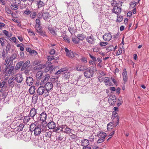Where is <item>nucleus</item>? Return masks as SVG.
<instances>
[{"label":"nucleus","mask_w":149,"mask_h":149,"mask_svg":"<svg viewBox=\"0 0 149 149\" xmlns=\"http://www.w3.org/2000/svg\"><path fill=\"white\" fill-rule=\"evenodd\" d=\"M95 68L94 67H91L84 73L85 77L87 78L92 77L94 73V70H96Z\"/></svg>","instance_id":"1"},{"label":"nucleus","mask_w":149,"mask_h":149,"mask_svg":"<svg viewBox=\"0 0 149 149\" xmlns=\"http://www.w3.org/2000/svg\"><path fill=\"white\" fill-rule=\"evenodd\" d=\"M97 136L99 138L97 141L98 143H100L103 142L107 136L106 134L104 132H98L97 134Z\"/></svg>","instance_id":"2"},{"label":"nucleus","mask_w":149,"mask_h":149,"mask_svg":"<svg viewBox=\"0 0 149 149\" xmlns=\"http://www.w3.org/2000/svg\"><path fill=\"white\" fill-rule=\"evenodd\" d=\"M14 67L13 66L8 68L6 67L4 71V72L7 76H9L10 74L12 75L14 74Z\"/></svg>","instance_id":"3"},{"label":"nucleus","mask_w":149,"mask_h":149,"mask_svg":"<svg viewBox=\"0 0 149 149\" xmlns=\"http://www.w3.org/2000/svg\"><path fill=\"white\" fill-rule=\"evenodd\" d=\"M37 92L40 95H42L44 94L48 95V93L46 91L44 87L43 86H40L38 87L37 89Z\"/></svg>","instance_id":"4"},{"label":"nucleus","mask_w":149,"mask_h":149,"mask_svg":"<svg viewBox=\"0 0 149 149\" xmlns=\"http://www.w3.org/2000/svg\"><path fill=\"white\" fill-rule=\"evenodd\" d=\"M53 87V84L50 82H48L45 84L44 88L48 94L49 91Z\"/></svg>","instance_id":"5"},{"label":"nucleus","mask_w":149,"mask_h":149,"mask_svg":"<svg viewBox=\"0 0 149 149\" xmlns=\"http://www.w3.org/2000/svg\"><path fill=\"white\" fill-rule=\"evenodd\" d=\"M121 6V5H120V6L118 5L114 6L112 10L113 12L117 15L120 14L121 11V8L120 7Z\"/></svg>","instance_id":"6"},{"label":"nucleus","mask_w":149,"mask_h":149,"mask_svg":"<svg viewBox=\"0 0 149 149\" xmlns=\"http://www.w3.org/2000/svg\"><path fill=\"white\" fill-rule=\"evenodd\" d=\"M14 79L18 83H20L23 80V78L22 75L20 74H17L13 77Z\"/></svg>","instance_id":"7"},{"label":"nucleus","mask_w":149,"mask_h":149,"mask_svg":"<svg viewBox=\"0 0 149 149\" xmlns=\"http://www.w3.org/2000/svg\"><path fill=\"white\" fill-rule=\"evenodd\" d=\"M103 38L105 41H109L111 39L112 36L109 33H106L103 36Z\"/></svg>","instance_id":"8"},{"label":"nucleus","mask_w":149,"mask_h":149,"mask_svg":"<svg viewBox=\"0 0 149 149\" xmlns=\"http://www.w3.org/2000/svg\"><path fill=\"white\" fill-rule=\"evenodd\" d=\"M122 74L124 81L125 83L127 81L128 79L127 72L125 68L123 69Z\"/></svg>","instance_id":"9"},{"label":"nucleus","mask_w":149,"mask_h":149,"mask_svg":"<svg viewBox=\"0 0 149 149\" xmlns=\"http://www.w3.org/2000/svg\"><path fill=\"white\" fill-rule=\"evenodd\" d=\"M86 68L85 65H78L76 67V70L79 71H83L86 70Z\"/></svg>","instance_id":"10"},{"label":"nucleus","mask_w":149,"mask_h":149,"mask_svg":"<svg viewBox=\"0 0 149 149\" xmlns=\"http://www.w3.org/2000/svg\"><path fill=\"white\" fill-rule=\"evenodd\" d=\"M40 14V15L38 16L39 18H41L42 17V16L44 19H46L49 18V13L47 12L42 13V15L41 14L39 13L38 14Z\"/></svg>","instance_id":"11"},{"label":"nucleus","mask_w":149,"mask_h":149,"mask_svg":"<svg viewBox=\"0 0 149 149\" xmlns=\"http://www.w3.org/2000/svg\"><path fill=\"white\" fill-rule=\"evenodd\" d=\"M65 51L66 52V55L68 57L72 58L74 56L73 53L71 51H70L67 48H65Z\"/></svg>","instance_id":"12"},{"label":"nucleus","mask_w":149,"mask_h":149,"mask_svg":"<svg viewBox=\"0 0 149 149\" xmlns=\"http://www.w3.org/2000/svg\"><path fill=\"white\" fill-rule=\"evenodd\" d=\"M33 131L34 132V135L35 136H38L40 134L42 131L39 126H38Z\"/></svg>","instance_id":"13"},{"label":"nucleus","mask_w":149,"mask_h":149,"mask_svg":"<svg viewBox=\"0 0 149 149\" xmlns=\"http://www.w3.org/2000/svg\"><path fill=\"white\" fill-rule=\"evenodd\" d=\"M13 62L11 61V60H10V59L9 58L8 56L6 57V59L4 65L6 66H10L12 64Z\"/></svg>","instance_id":"14"},{"label":"nucleus","mask_w":149,"mask_h":149,"mask_svg":"<svg viewBox=\"0 0 149 149\" xmlns=\"http://www.w3.org/2000/svg\"><path fill=\"white\" fill-rule=\"evenodd\" d=\"M80 143L83 146H88L89 144V141L86 139H84L81 140Z\"/></svg>","instance_id":"15"},{"label":"nucleus","mask_w":149,"mask_h":149,"mask_svg":"<svg viewBox=\"0 0 149 149\" xmlns=\"http://www.w3.org/2000/svg\"><path fill=\"white\" fill-rule=\"evenodd\" d=\"M47 127L49 129H54L56 127V124L53 121H51L47 125Z\"/></svg>","instance_id":"16"},{"label":"nucleus","mask_w":149,"mask_h":149,"mask_svg":"<svg viewBox=\"0 0 149 149\" xmlns=\"http://www.w3.org/2000/svg\"><path fill=\"white\" fill-rule=\"evenodd\" d=\"M46 66L45 64H40L35 66L34 68V69L35 70H38L42 69Z\"/></svg>","instance_id":"17"},{"label":"nucleus","mask_w":149,"mask_h":149,"mask_svg":"<svg viewBox=\"0 0 149 149\" xmlns=\"http://www.w3.org/2000/svg\"><path fill=\"white\" fill-rule=\"evenodd\" d=\"M33 82V78L30 77H28L26 79V82L27 84L29 86L32 84Z\"/></svg>","instance_id":"18"},{"label":"nucleus","mask_w":149,"mask_h":149,"mask_svg":"<svg viewBox=\"0 0 149 149\" xmlns=\"http://www.w3.org/2000/svg\"><path fill=\"white\" fill-rule=\"evenodd\" d=\"M36 114V110L34 108H32L30 111L29 116L31 118H33Z\"/></svg>","instance_id":"19"},{"label":"nucleus","mask_w":149,"mask_h":149,"mask_svg":"<svg viewBox=\"0 0 149 149\" xmlns=\"http://www.w3.org/2000/svg\"><path fill=\"white\" fill-rule=\"evenodd\" d=\"M47 118V115L45 113H42L40 115V120L44 122L46 120Z\"/></svg>","instance_id":"20"},{"label":"nucleus","mask_w":149,"mask_h":149,"mask_svg":"<svg viewBox=\"0 0 149 149\" xmlns=\"http://www.w3.org/2000/svg\"><path fill=\"white\" fill-rule=\"evenodd\" d=\"M111 79L109 77H107L105 78L104 81V83L106 85L111 86L113 85L111 82Z\"/></svg>","instance_id":"21"},{"label":"nucleus","mask_w":149,"mask_h":149,"mask_svg":"<svg viewBox=\"0 0 149 149\" xmlns=\"http://www.w3.org/2000/svg\"><path fill=\"white\" fill-rule=\"evenodd\" d=\"M116 98L114 95H111L109 97V101L110 102H111L110 101H113V102H111V103L112 104H114V102H116Z\"/></svg>","instance_id":"22"},{"label":"nucleus","mask_w":149,"mask_h":149,"mask_svg":"<svg viewBox=\"0 0 149 149\" xmlns=\"http://www.w3.org/2000/svg\"><path fill=\"white\" fill-rule=\"evenodd\" d=\"M87 41L89 43L93 44L95 40L92 36L88 37L86 38Z\"/></svg>","instance_id":"23"},{"label":"nucleus","mask_w":149,"mask_h":149,"mask_svg":"<svg viewBox=\"0 0 149 149\" xmlns=\"http://www.w3.org/2000/svg\"><path fill=\"white\" fill-rule=\"evenodd\" d=\"M30 63V61H27L24 63L23 64V65L21 68V70H24L28 66Z\"/></svg>","instance_id":"24"},{"label":"nucleus","mask_w":149,"mask_h":149,"mask_svg":"<svg viewBox=\"0 0 149 149\" xmlns=\"http://www.w3.org/2000/svg\"><path fill=\"white\" fill-rule=\"evenodd\" d=\"M15 80L14 77L11 78H10L9 79L8 81V83L9 85L11 87H13L15 84V82L14 80Z\"/></svg>","instance_id":"25"},{"label":"nucleus","mask_w":149,"mask_h":149,"mask_svg":"<svg viewBox=\"0 0 149 149\" xmlns=\"http://www.w3.org/2000/svg\"><path fill=\"white\" fill-rule=\"evenodd\" d=\"M40 19H37L36 20L35 28L36 30L39 29L40 25Z\"/></svg>","instance_id":"26"},{"label":"nucleus","mask_w":149,"mask_h":149,"mask_svg":"<svg viewBox=\"0 0 149 149\" xmlns=\"http://www.w3.org/2000/svg\"><path fill=\"white\" fill-rule=\"evenodd\" d=\"M43 73V72L42 71L38 72L36 74V78L38 79H40L42 77Z\"/></svg>","instance_id":"27"},{"label":"nucleus","mask_w":149,"mask_h":149,"mask_svg":"<svg viewBox=\"0 0 149 149\" xmlns=\"http://www.w3.org/2000/svg\"><path fill=\"white\" fill-rule=\"evenodd\" d=\"M50 78V76L49 74H47L45 77L44 79H43V80L41 82V84H44L45 83H46L48 80Z\"/></svg>","instance_id":"28"},{"label":"nucleus","mask_w":149,"mask_h":149,"mask_svg":"<svg viewBox=\"0 0 149 149\" xmlns=\"http://www.w3.org/2000/svg\"><path fill=\"white\" fill-rule=\"evenodd\" d=\"M24 62L23 61H20L17 63L16 64L15 68L16 70L19 69L24 63Z\"/></svg>","instance_id":"29"},{"label":"nucleus","mask_w":149,"mask_h":149,"mask_svg":"<svg viewBox=\"0 0 149 149\" xmlns=\"http://www.w3.org/2000/svg\"><path fill=\"white\" fill-rule=\"evenodd\" d=\"M2 32L5 36L8 38H10L12 36V34L11 33L8 32L6 30H3Z\"/></svg>","instance_id":"30"},{"label":"nucleus","mask_w":149,"mask_h":149,"mask_svg":"<svg viewBox=\"0 0 149 149\" xmlns=\"http://www.w3.org/2000/svg\"><path fill=\"white\" fill-rule=\"evenodd\" d=\"M116 125H114L113 122H111L108 123L107 126V129L108 130L112 129L113 127L116 126Z\"/></svg>","instance_id":"31"},{"label":"nucleus","mask_w":149,"mask_h":149,"mask_svg":"<svg viewBox=\"0 0 149 149\" xmlns=\"http://www.w3.org/2000/svg\"><path fill=\"white\" fill-rule=\"evenodd\" d=\"M35 86H32L30 88L29 90V92L30 94H33L35 93Z\"/></svg>","instance_id":"32"},{"label":"nucleus","mask_w":149,"mask_h":149,"mask_svg":"<svg viewBox=\"0 0 149 149\" xmlns=\"http://www.w3.org/2000/svg\"><path fill=\"white\" fill-rule=\"evenodd\" d=\"M38 125L34 123H32L30 125V130L31 132H33Z\"/></svg>","instance_id":"33"},{"label":"nucleus","mask_w":149,"mask_h":149,"mask_svg":"<svg viewBox=\"0 0 149 149\" xmlns=\"http://www.w3.org/2000/svg\"><path fill=\"white\" fill-rule=\"evenodd\" d=\"M37 15V13L34 11H32L29 15V17L31 19L35 18Z\"/></svg>","instance_id":"34"},{"label":"nucleus","mask_w":149,"mask_h":149,"mask_svg":"<svg viewBox=\"0 0 149 149\" xmlns=\"http://www.w3.org/2000/svg\"><path fill=\"white\" fill-rule=\"evenodd\" d=\"M49 30L50 31V33L53 35L56 36V29L53 28H49Z\"/></svg>","instance_id":"35"},{"label":"nucleus","mask_w":149,"mask_h":149,"mask_svg":"<svg viewBox=\"0 0 149 149\" xmlns=\"http://www.w3.org/2000/svg\"><path fill=\"white\" fill-rule=\"evenodd\" d=\"M31 119V117L29 115L24 118L23 121L24 123H26L28 122Z\"/></svg>","instance_id":"36"},{"label":"nucleus","mask_w":149,"mask_h":149,"mask_svg":"<svg viewBox=\"0 0 149 149\" xmlns=\"http://www.w3.org/2000/svg\"><path fill=\"white\" fill-rule=\"evenodd\" d=\"M77 37L79 40H82L85 38V36L83 34H78L77 35Z\"/></svg>","instance_id":"37"},{"label":"nucleus","mask_w":149,"mask_h":149,"mask_svg":"<svg viewBox=\"0 0 149 149\" xmlns=\"http://www.w3.org/2000/svg\"><path fill=\"white\" fill-rule=\"evenodd\" d=\"M47 57L48 61H47V63H48L49 65L51 63V61L54 59V56H48Z\"/></svg>","instance_id":"38"},{"label":"nucleus","mask_w":149,"mask_h":149,"mask_svg":"<svg viewBox=\"0 0 149 149\" xmlns=\"http://www.w3.org/2000/svg\"><path fill=\"white\" fill-rule=\"evenodd\" d=\"M62 101H65L68 100V96L66 94H62V96L61 97V99Z\"/></svg>","instance_id":"39"},{"label":"nucleus","mask_w":149,"mask_h":149,"mask_svg":"<svg viewBox=\"0 0 149 149\" xmlns=\"http://www.w3.org/2000/svg\"><path fill=\"white\" fill-rule=\"evenodd\" d=\"M38 95L37 94H34L32 98V101L34 102L35 103L37 102L38 99Z\"/></svg>","instance_id":"40"},{"label":"nucleus","mask_w":149,"mask_h":149,"mask_svg":"<svg viewBox=\"0 0 149 149\" xmlns=\"http://www.w3.org/2000/svg\"><path fill=\"white\" fill-rule=\"evenodd\" d=\"M37 30V32L39 33L40 35L43 36H46L45 32H43L42 31L40 30L39 29Z\"/></svg>","instance_id":"41"},{"label":"nucleus","mask_w":149,"mask_h":149,"mask_svg":"<svg viewBox=\"0 0 149 149\" xmlns=\"http://www.w3.org/2000/svg\"><path fill=\"white\" fill-rule=\"evenodd\" d=\"M45 5V3H44V2L40 0L39 1H38V3H37V5L38 6V7L39 8H40L42 6H43Z\"/></svg>","instance_id":"42"},{"label":"nucleus","mask_w":149,"mask_h":149,"mask_svg":"<svg viewBox=\"0 0 149 149\" xmlns=\"http://www.w3.org/2000/svg\"><path fill=\"white\" fill-rule=\"evenodd\" d=\"M24 125L23 124H20L17 127V130L18 131H22L24 127Z\"/></svg>","instance_id":"43"},{"label":"nucleus","mask_w":149,"mask_h":149,"mask_svg":"<svg viewBox=\"0 0 149 149\" xmlns=\"http://www.w3.org/2000/svg\"><path fill=\"white\" fill-rule=\"evenodd\" d=\"M10 7L12 9L14 10H15L18 8V5L13 3L11 4Z\"/></svg>","instance_id":"44"},{"label":"nucleus","mask_w":149,"mask_h":149,"mask_svg":"<svg viewBox=\"0 0 149 149\" xmlns=\"http://www.w3.org/2000/svg\"><path fill=\"white\" fill-rule=\"evenodd\" d=\"M10 40L11 41L15 43V44L17 43L18 42V40L15 37H13L12 38H10Z\"/></svg>","instance_id":"45"},{"label":"nucleus","mask_w":149,"mask_h":149,"mask_svg":"<svg viewBox=\"0 0 149 149\" xmlns=\"http://www.w3.org/2000/svg\"><path fill=\"white\" fill-rule=\"evenodd\" d=\"M17 56V54H13L11 56H8V57L10 59V60H11V61L13 62V61L16 58Z\"/></svg>","instance_id":"46"},{"label":"nucleus","mask_w":149,"mask_h":149,"mask_svg":"<svg viewBox=\"0 0 149 149\" xmlns=\"http://www.w3.org/2000/svg\"><path fill=\"white\" fill-rule=\"evenodd\" d=\"M5 39L3 38H0V43L1 46L3 47L5 46Z\"/></svg>","instance_id":"47"},{"label":"nucleus","mask_w":149,"mask_h":149,"mask_svg":"<svg viewBox=\"0 0 149 149\" xmlns=\"http://www.w3.org/2000/svg\"><path fill=\"white\" fill-rule=\"evenodd\" d=\"M52 134L51 132L47 131L46 132L45 135L46 137L50 138Z\"/></svg>","instance_id":"48"},{"label":"nucleus","mask_w":149,"mask_h":149,"mask_svg":"<svg viewBox=\"0 0 149 149\" xmlns=\"http://www.w3.org/2000/svg\"><path fill=\"white\" fill-rule=\"evenodd\" d=\"M72 40L73 42L75 44H77L79 42V40L77 37H72Z\"/></svg>","instance_id":"49"},{"label":"nucleus","mask_w":149,"mask_h":149,"mask_svg":"<svg viewBox=\"0 0 149 149\" xmlns=\"http://www.w3.org/2000/svg\"><path fill=\"white\" fill-rule=\"evenodd\" d=\"M64 74L65 78L67 79L70 77V74L69 72H66L64 73Z\"/></svg>","instance_id":"50"},{"label":"nucleus","mask_w":149,"mask_h":149,"mask_svg":"<svg viewBox=\"0 0 149 149\" xmlns=\"http://www.w3.org/2000/svg\"><path fill=\"white\" fill-rule=\"evenodd\" d=\"M81 61L84 63H86L87 62V58L84 57H82L80 59Z\"/></svg>","instance_id":"51"},{"label":"nucleus","mask_w":149,"mask_h":149,"mask_svg":"<svg viewBox=\"0 0 149 149\" xmlns=\"http://www.w3.org/2000/svg\"><path fill=\"white\" fill-rule=\"evenodd\" d=\"M2 57H3V58L4 59L5 58L7 54V52H6L4 50H3V52H2Z\"/></svg>","instance_id":"52"},{"label":"nucleus","mask_w":149,"mask_h":149,"mask_svg":"<svg viewBox=\"0 0 149 149\" xmlns=\"http://www.w3.org/2000/svg\"><path fill=\"white\" fill-rule=\"evenodd\" d=\"M31 11H30L29 10V9L28 8H26V10L24 11V13L26 15H30Z\"/></svg>","instance_id":"53"},{"label":"nucleus","mask_w":149,"mask_h":149,"mask_svg":"<svg viewBox=\"0 0 149 149\" xmlns=\"http://www.w3.org/2000/svg\"><path fill=\"white\" fill-rule=\"evenodd\" d=\"M90 57L92 59L94 62H95L97 61L96 58V57L90 54H89Z\"/></svg>","instance_id":"54"},{"label":"nucleus","mask_w":149,"mask_h":149,"mask_svg":"<svg viewBox=\"0 0 149 149\" xmlns=\"http://www.w3.org/2000/svg\"><path fill=\"white\" fill-rule=\"evenodd\" d=\"M123 17L122 16H118L117 21L119 22H121L123 19Z\"/></svg>","instance_id":"55"},{"label":"nucleus","mask_w":149,"mask_h":149,"mask_svg":"<svg viewBox=\"0 0 149 149\" xmlns=\"http://www.w3.org/2000/svg\"><path fill=\"white\" fill-rule=\"evenodd\" d=\"M108 44V43L106 42H102L99 43L100 46L101 47L107 45Z\"/></svg>","instance_id":"56"},{"label":"nucleus","mask_w":149,"mask_h":149,"mask_svg":"<svg viewBox=\"0 0 149 149\" xmlns=\"http://www.w3.org/2000/svg\"><path fill=\"white\" fill-rule=\"evenodd\" d=\"M13 3L16 4H18L20 3L21 1L20 0H12Z\"/></svg>","instance_id":"57"},{"label":"nucleus","mask_w":149,"mask_h":149,"mask_svg":"<svg viewBox=\"0 0 149 149\" xmlns=\"http://www.w3.org/2000/svg\"><path fill=\"white\" fill-rule=\"evenodd\" d=\"M123 103V101L122 98L121 97H119L118 99V105L119 106L121 105Z\"/></svg>","instance_id":"58"},{"label":"nucleus","mask_w":149,"mask_h":149,"mask_svg":"<svg viewBox=\"0 0 149 149\" xmlns=\"http://www.w3.org/2000/svg\"><path fill=\"white\" fill-rule=\"evenodd\" d=\"M66 130L65 131V132L67 134H69L71 132V129H70L69 127H66Z\"/></svg>","instance_id":"59"},{"label":"nucleus","mask_w":149,"mask_h":149,"mask_svg":"<svg viewBox=\"0 0 149 149\" xmlns=\"http://www.w3.org/2000/svg\"><path fill=\"white\" fill-rule=\"evenodd\" d=\"M89 63L91 65L93 66L92 67H94L96 68V64L94 62H93V61L91 60L89 61Z\"/></svg>","instance_id":"60"},{"label":"nucleus","mask_w":149,"mask_h":149,"mask_svg":"<svg viewBox=\"0 0 149 149\" xmlns=\"http://www.w3.org/2000/svg\"><path fill=\"white\" fill-rule=\"evenodd\" d=\"M100 50V48L98 47H95L93 49V51L95 52H98Z\"/></svg>","instance_id":"61"},{"label":"nucleus","mask_w":149,"mask_h":149,"mask_svg":"<svg viewBox=\"0 0 149 149\" xmlns=\"http://www.w3.org/2000/svg\"><path fill=\"white\" fill-rule=\"evenodd\" d=\"M55 132H59V131H61V127L60 126H58L55 128L54 130Z\"/></svg>","instance_id":"62"},{"label":"nucleus","mask_w":149,"mask_h":149,"mask_svg":"<svg viewBox=\"0 0 149 149\" xmlns=\"http://www.w3.org/2000/svg\"><path fill=\"white\" fill-rule=\"evenodd\" d=\"M111 5L113 6V7H114V6H117L118 5V4H117L116 3V1H113V2L111 3Z\"/></svg>","instance_id":"63"},{"label":"nucleus","mask_w":149,"mask_h":149,"mask_svg":"<svg viewBox=\"0 0 149 149\" xmlns=\"http://www.w3.org/2000/svg\"><path fill=\"white\" fill-rule=\"evenodd\" d=\"M26 4H22L21 6H20V8L21 9H23L25 8H26Z\"/></svg>","instance_id":"64"}]
</instances>
